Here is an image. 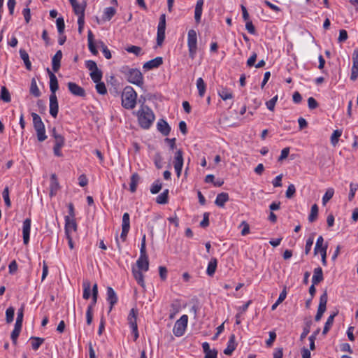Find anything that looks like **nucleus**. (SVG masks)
I'll list each match as a JSON object with an SVG mask.
<instances>
[{
	"mask_svg": "<svg viewBox=\"0 0 358 358\" xmlns=\"http://www.w3.org/2000/svg\"><path fill=\"white\" fill-rule=\"evenodd\" d=\"M69 92L74 96L80 97H85L86 92L84 88L79 86L75 83L69 82L67 84Z\"/></svg>",
	"mask_w": 358,
	"mask_h": 358,
	"instance_id": "obj_12",
	"label": "nucleus"
},
{
	"mask_svg": "<svg viewBox=\"0 0 358 358\" xmlns=\"http://www.w3.org/2000/svg\"><path fill=\"white\" fill-rule=\"evenodd\" d=\"M188 322V316L182 315L179 320H178L173 327V332L176 336H181L184 334L187 328Z\"/></svg>",
	"mask_w": 358,
	"mask_h": 358,
	"instance_id": "obj_7",
	"label": "nucleus"
},
{
	"mask_svg": "<svg viewBox=\"0 0 358 358\" xmlns=\"http://www.w3.org/2000/svg\"><path fill=\"white\" fill-rule=\"evenodd\" d=\"M85 66L89 71H90V76L93 82L101 80L103 73L98 68L97 64L94 61H86Z\"/></svg>",
	"mask_w": 358,
	"mask_h": 358,
	"instance_id": "obj_6",
	"label": "nucleus"
},
{
	"mask_svg": "<svg viewBox=\"0 0 358 358\" xmlns=\"http://www.w3.org/2000/svg\"><path fill=\"white\" fill-rule=\"evenodd\" d=\"M237 344L236 343V337L234 334H231L227 343V347L224 349V353L226 355L230 356L236 348Z\"/></svg>",
	"mask_w": 358,
	"mask_h": 358,
	"instance_id": "obj_20",
	"label": "nucleus"
},
{
	"mask_svg": "<svg viewBox=\"0 0 358 358\" xmlns=\"http://www.w3.org/2000/svg\"><path fill=\"white\" fill-rule=\"evenodd\" d=\"M59 189V185L57 176L55 174H52L50 177V196L52 197L56 195Z\"/></svg>",
	"mask_w": 358,
	"mask_h": 358,
	"instance_id": "obj_22",
	"label": "nucleus"
},
{
	"mask_svg": "<svg viewBox=\"0 0 358 358\" xmlns=\"http://www.w3.org/2000/svg\"><path fill=\"white\" fill-rule=\"evenodd\" d=\"M57 27L59 34H62L64 31L65 24L64 20L62 17H59L56 20Z\"/></svg>",
	"mask_w": 358,
	"mask_h": 358,
	"instance_id": "obj_52",
	"label": "nucleus"
},
{
	"mask_svg": "<svg viewBox=\"0 0 358 358\" xmlns=\"http://www.w3.org/2000/svg\"><path fill=\"white\" fill-rule=\"evenodd\" d=\"M15 315V308L12 306L8 308L6 310V321L10 324L13 321Z\"/></svg>",
	"mask_w": 358,
	"mask_h": 358,
	"instance_id": "obj_43",
	"label": "nucleus"
},
{
	"mask_svg": "<svg viewBox=\"0 0 358 358\" xmlns=\"http://www.w3.org/2000/svg\"><path fill=\"white\" fill-rule=\"evenodd\" d=\"M217 351L215 349L210 350L205 353L204 358H217Z\"/></svg>",
	"mask_w": 358,
	"mask_h": 358,
	"instance_id": "obj_64",
	"label": "nucleus"
},
{
	"mask_svg": "<svg viewBox=\"0 0 358 358\" xmlns=\"http://www.w3.org/2000/svg\"><path fill=\"white\" fill-rule=\"evenodd\" d=\"M203 3V0H197L195 6L194 19L197 24L201 22Z\"/></svg>",
	"mask_w": 358,
	"mask_h": 358,
	"instance_id": "obj_24",
	"label": "nucleus"
},
{
	"mask_svg": "<svg viewBox=\"0 0 358 358\" xmlns=\"http://www.w3.org/2000/svg\"><path fill=\"white\" fill-rule=\"evenodd\" d=\"M138 271H147L149 269V261L147 253L141 254L136 262Z\"/></svg>",
	"mask_w": 358,
	"mask_h": 358,
	"instance_id": "obj_16",
	"label": "nucleus"
},
{
	"mask_svg": "<svg viewBox=\"0 0 358 358\" xmlns=\"http://www.w3.org/2000/svg\"><path fill=\"white\" fill-rule=\"evenodd\" d=\"M116 10L113 7H107L105 8L103 15V20L104 21H109L115 15Z\"/></svg>",
	"mask_w": 358,
	"mask_h": 358,
	"instance_id": "obj_34",
	"label": "nucleus"
},
{
	"mask_svg": "<svg viewBox=\"0 0 358 358\" xmlns=\"http://www.w3.org/2000/svg\"><path fill=\"white\" fill-rule=\"evenodd\" d=\"M159 276L162 280H165L167 278L168 271L165 266L159 267Z\"/></svg>",
	"mask_w": 358,
	"mask_h": 358,
	"instance_id": "obj_62",
	"label": "nucleus"
},
{
	"mask_svg": "<svg viewBox=\"0 0 358 358\" xmlns=\"http://www.w3.org/2000/svg\"><path fill=\"white\" fill-rule=\"evenodd\" d=\"M137 94L131 86L124 87L122 94V106L126 109H133L136 104Z\"/></svg>",
	"mask_w": 358,
	"mask_h": 358,
	"instance_id": "obj_2",
	"label": "nucleus"
},
{
	"mask_svg": "<svg viewBox=\"0 0 358 358\" xmlns=\"http://www.w3.org/2000/svg\"><path fill=\"white\" fill-rule=\"evenodd\" d=\"M324 238L322 236H320L316 241L315 246L314 248V254L317 255L318 252H320L322 248H324V245H323Z\"/></svg>",
	"mask_w": 358,
	"mask_h": 358,
	"instance_id": "obj_49",
	"label": "nucleus"
},
{
	"mask_svg": "<svg viewBox=\"0 0 358 358\" xmlns=\"http://www.w3.org/2000/svg\"><path fill=\"white\" fill-rule=\"evenodd\" d=\"M229 199V197L228 193L222 192L217 194L215 201V203L219 207H223Z\"/></svg>",
	"mask_w": 358,
	"mask_h": 358,
	"instance_id": "obj_28",
	"label": "nucleus"
},
{
	"mask_svg": "<svg viewBox=\"0 0 358 358\" xmlns=\"http://www.w3.org/2000/svg\"><path fill=\"white\" fill-rule=\"evenodd\" d=\"M313 242H314V238L313 236L309 237L306 240V246H305V253L306 255H308L310 252L312 245L313 244Z\"/></svg>",
	"mask_w": 358,
	"mask_h": 358,
	"instance_id": "obj_58",
	"label": "nucleus"
},
{
	"mask_svg": "<svg viewBox=\"0 0 358 358\" xmlns=\"http://www.w3.org/2000/svg\"><path fill=\"white\" fill-rule=\"evenodd\" d=\"M295 192H296V188H295L294 185L290 184L287 187V189L285 193V196L287 199H291L293 197Z\"/></svg>",
	"mask_w": 358,
	"mask_h": 358,
	"instance_id": "obj_55",
	"label": "nucleus"
},
{
	"mask_svg": "<svg viewBox=\"0 0 358 358\" xmlns=\"http://www.w3.org/2000/svg\"><path fill=\"white\" fill-rule=\"evenodd\" d=\"M187 46L189 50V57L194 59L197 52V35L194 29H190L187 34Z\"/></svg>",
	"mask_w": 358,
	"mask_h": 358,
	"instance_id": "obj_4",
	"label": "nucleus"
},
{
	"mask_svg": "<svg viewBox=\"0 0 358 358\" xmlns=\"http://www.w3.org/2000/svg\"><path fill=\"white\" fill-rule=\"evenodd\" d=\"M107 294V301H108V303L110 304L109 312H110L112 310L113 306L117 302V294H116L115 292L114 291V289L110 287H107V294Z\"/></svg>",
	"mask_w": 358,
	"mask_h": 358,
	"instance_id": "obj_18",
	"label": "nucleus"
},
{
	"mask_svg": "<svg viewBox=\"0 0 358 358\" xmlns=\"http://www.w3.org/2000/svg\"><path fill=\"white\" fill-rule=\"evenodd\" d=\"M55 145L58 147H63L65 143V139L62 135H55Z\"/></svg>",
	"mask_w": 358,
	"mask_h": 358,
	"instance_id": "obj_53",
	"label": "nucleus"
},
{
	"mask_svg": "<svg viewBox=\"0 0 358 358\" xmlns=\"http://www.w3.org/2000/svg\"><path fill=\"white\" fill-rule=\"evenodd\" d=\"M342 134V131L341 130H335L334 131L333 134H331V143L333 145H336L338 142V139L340 138V136H341Z\"/></svg>",
	"mask_w": 358,
	"mask_h": 358,
	"instance_id": "obj_50",
	"label": "nucleus"
},
{
	"mask_svg": "<svg viewBox=\"0 0 358 358\" xmlns=\"http://www.w3.org/2000/svg\"><path fill=\"white\" fill-rule=\"evenodd\" d=\"M219 96L223 100L231 99L233 98V94L231 91L227 90V88H222L218 92Z\"/></svg>",
	"mask_w": 358,
	"mask_h": 358,
	"instance_id": "obj_41",
	"label": "nucleus"
},
{
	"mask_svg": "<svg viewBox=\"0 0 358 358\" xmlns=\"http://www.w3.org/2000/svg\"><path fill=\"white\" fill-rule=\"evenodd\" d=\"M157 129L164 135L168 136L171 131V127L164 120H159L157 122Z\"/></svg>",
	"mask_w": 358,
	"mask_h": 358,
	"instance_id": "obj_25",
	"label": "nucleus"
},
{
	"mask_svg": "<svg viewBox=\"0 0 358 358\" xmlns=\"http://www.w3.org/2000/svg\"><path fill=\"white\" fill-rule=\"evenodd\" d=\"M30 93L35 97H38L41 96V92L37 86V83L35 78H32L31 80L30 86Z\"/></svg>",
	"mask_w": 358,
	"mask_h": 358,
	"instance_id": "obj_38",
	"label": "nucleus"
},
{
	"mask_svg": "<svg viewBox=\"0 0 358 358\" xmlns=\"http://www.w3.org/2000/svg\"><path fill=\"white\" fill-rule=\"evenodd\" d=\"M59 111V105L56 94L50 95V114L53 117H57Z\"/></svg>",
	"mask_w": 358,
	"mask_h": 358,
	"instance_id": "obj_15",
	"label": "nucleus"
},
{
	"mask_svg": "<svg viewBox=\"0 0 358 358\" xmlns=\"http://www.w3.org/2000/svg\"><path fill=\"white\" fill-rule=\"evenodd\" d=\"M62 58V50H57L52 58V67L54 72H57L61 66V60Z\"/></svg>",
	"mask_w": 358,
	"mask_h": 358,
	"instance_id": "obj_21",
	"label": "nucleus"
},
{
	"mask_svg": "<svg viewBox=\"0 0 358 358\" xmlns=\"http://www.w3.org/2000/svg\"><path fill=\"white\" fill-rule=\"evenodd\" d=\"M142 271H143L136 270L134 268L132 269L133 275L138 284L142 287H145L144 276Z\"/></svg>",
	"mask_w": 358,
	"mask_h": 358,
	"instance_id": "obj_31",
	"label": "nucleus"
},
{
	"mask_svg": "<svg viewBox=\"0 0 358 358\" xmlns=\"http://www.w3.org/2000/svg\"><path fill=\"white\" fill-rule=\"evenodd\" d=\"M130 191L131 192H135L136 191L138 183L140 180V176L137 173H134L131 176L130 180Z\"/></svg>",
	"mask_w": 358,
	"mask_h": 358,
	"instance_id": "obj_33",
	"label": "nucleus"
},
{
	"mask_svg": "<svg viewBox=\"0 0 358 358\" xmlns=\"http://www.w3.org/2000/svg\"><path fill=\"white\" fill-rule=\"evenodd\" d=\"M1 99L4 102H6V103L10 102V100H11L10 93H9L8 90H7V88L6 87H1Z\"/></svg>",
	"mask_w": 358,
	"mask_h": 358,
	"instance_id": "obj_46",
	"label": "nucleus"
},
{
	"mask_svg": "<svg viewBox=\"0 0 358 358\" xmlns=\"http://www.w3.org/2000/svg\"><path fill=\"white\" fill-rule=\"evenodd\" d=\"M31 2V0L29 1V3L27 4V7L24 8L22 10V14L24 15V20L27 23H29L31 20V13L30 9L28 7V4Z\"/></svg>",
	"mask_w": 358,
	"mask_h": 358,
	"instance_id": "obj_56",
	"label": "nucleus"
},
{
	"mask_svg": "<svg viewBox=\"0 0 358 358\" xmlns=\"http://www.w3.org/2000/svg\"><path fill=\"white\" fill-rule=\"evenodd\" d=\"M337 313H338L337 312L331 314L327 318V320L325 322V324H324V329H323V331H322V334L325 335L329 331L330 328L331 327V326H332V324L334 323V317L336 316Z\"/></svg>",
	"mask_w": 358,
	"mask_h": 358,
	"instance_id": "obj_35",
	"label": "nucleus"
},
{
	"mask_svg": "<svg viewBox=\"0 0 358 358\" xmlns=\"http://www.w3.org/2000/svg\"><path fill=\"white\" fill-rule=\"evenodd\" d=\"M327 300H328V296H327V292L325 291L320 296V302H319L317 312L315 317V321H317V322L320 321L321 320L324 313L326 311Z\"/></svg>",
	"mask_w": 358,
	"mask_h": 358,
	"instance_id": "obj_9",
	"label": "nucleus"
},
{
	"mask_svg": "<svg viewBox=\"0 0 358 358\" xmlns=\"http://www.w3.org/2000/svg\"><path fill=\"white\" fill-rule=\"evenodd\" d=\"M334 194V189L333 188L327 189L322 197V204L326 205V203L333 197Z\"/></svg>",
	"mask_w": 358,
	"mask_h": 358,
	"instance_id": "obj_45",
	"label": "nucleus"
},
{
	"mask_svg": "<svg viewBox=\"0 0 358 358\" xmlns=\"http://www.w3.org/2000/svg\"><path fill=\"white\" fill-rule=\"evenodd\" d=\"M83 299L87 300L90 297L91 284L89 281H85V282H83Z\"/></svg>",
	"mask_w": 358,
	"mask_h": 358,
	"instance_id": "obj_39",
	"label": "nucleus"
},
{
	"mask_svg": "<svg viewBox=\"0 0 358 358\" xmlns=\"http://www.w3.org/2000/svg\"><path fill=\"white\" fill-rule=\"evenodd\" d=\"M163 63V59L161 57H157L153 59H151L147 62H145L143 68L146 70H150L155 68H158Z\"/></svg>",
	"mask_w": 358,
	"mask_h": 358,
	"instance_id": "obj_19",
	"label": "nucleus"
},
{
	"mask_svg": "<svg viewBox=\"0 0 358 358\" xmlns=\"http://www.w3.org/2000/svg\"><path fill=\"white\" fill-rule=\"evenodd\" d=\"M31 219L27 218L23 222L22 225V234H23V242L24 245H27L29 242V235L31 230Z\"/></svg>",
	"mask_w": 358,
	"mask_h": 358,
	"instance_id": "obj_14",
	"label": "nucleus"
},
{
	"mask_svg": "<svg viewBox=\"0 0 358 358\" xmlns=\"http://www.w3.org/2000/svg\"><path fill=\"white\" fill-rule=\"evenodd\" d=\"M20 55L21 59L24 62L26 69L28 71H31V63L29 60V57L28 53L26 52V50H24L23 49H20Z\"/></svg>",
	"mask_w": 358,
	"mask_h": 358,
	"instance_id": "obj_30",
	"label": "nucleus"
},
{
	"mask_svg": "<svg viewBox=\"0 0 358 358\" xmlns=\"http://www.w3.org/2000/svg\"><path fill=\"white\" fill-rule=\"evenodd\" d=\"M277 101H278V95L273 96L271 99L266 101V105L267 108L269 110L273 111L274 110L275 105Z\"/></svg>",
	"mask_w": 358,
	"mask_h": 358,
	"instance_id": "obj_54",
	"label": "nucleus"
},
{
	"mask_svg": "<svg viewBox=\"0 0 358 358\" xmlns=\"http://www.w3.org/2000/svg\"><path fill=\"white\" fill-rule=\"evenodd\" d=\"M156 201L159 204H166L169 201V189H166L162 193L157 196Z\"/></svg>",
	"mask_w": 358,
	"mask_h": 358,
	"instance_id": "obj_36",
	"label": "nucleus"
},
{
	"mask_svg": "<svg viewBox=\"0 0 358 358\" xmlns=\"http://www.w3.org/2000/svg\"><path fill=\"white\" fill-rule=\"evenodd\" d=\"M33 120V126L36 132L37 139L40 142L44 141L47 138L45 134V125L41 117L36 113H31Z\"/></svg>",
	"mask_w": 358,
	"mask_h": 358,
	"instance_id": "obj_3",
	"label": "nucleus"
},
{
	"mask_svg": "<svg viewBox=\"0 0 358 358\" xmlns=\"http://www.w3.org/2000/svg\"><path fill=\"white\" fill-rule=\"evenodd\" d=\"M94 83H96V90L99 94L104 95L107 93V89L104 83L101 80L96 81Z\"/></svg>",
	"mask_w": 358,
	"mask_h": 358,
	"instance_id": "obj_40",
	"label": "nucleus"
},
{
	"mask_svg": "<svg viewBox=\"0 0 358 358\" xmlns=\"http://www.w3.org/2000/svg\"><path fill=\"white\" fill-rule=\"evenodd\" d=\"M128 82L142 87L143 85V76L142 73L137 69H128L127 72L125 73Z\"/></svg>",
	"mask_w": 358,
	"mask_h": 358,
	"instance_id": "obj_5",
	"label": "nucleus"
},
{
	"mask_svg": "<svg viewBox=\"0 0 358 358\" xmlns=\"http://www.w3.org/2000/svg\"><path fill=\"white\" fill-rule=\"evenodd\" d=\"M69 2L76 15H85V10L87 6L85 1H84L82 4L78 3L77 0H69Z\"/></svg>",
	"mask_w": 358,
	"mask_h": 358,
	"instance_id": "obj_17",
	"label": "nucleus"
},
{
	"mask_svg": "<svg viewBox=\"0 0 358 358\" xmlns=\"http://www.w3.org/2000/svg\"><path fill=\"white\" fill-rule=\"evenodd\" d=\"M358 78V48H355L352 53V66L351 69L350 80L355 81Z\"/></svg>",
	"mask_w": 358,
	"mask_h": 358,
	"instance_id": "obj_11",
	"label": "nucleus"
},
{
	"mask_svg": "<svg viewBox=\"0 0 358 358\" xmlns=\"http://www.w3.org/2000/svg\"><path fill=\"white\" fill-rule=\"evenodd\" d=\"M137 117L138 124L143 129H149L155 120V115L152 110L148 106L144 105V101L141 108L137 112Z\"/></svg>",
	"mask_w": 358,
	"mask_h": 358,
	"instance_id": "obj_1",
	"label": "nucleus"
},
{
	"mask_svg": "<svg viewBox=\"0 0 358 358\" xmlns=\"http://www.w3.org/2000/svg\"><path fill=\"white\" fill-rule=\"evenodd\" d=\"M130 229V218L128 213H124L122 216V233L120 234V238L122 241H125L127 234Z\"/></svg>",
	"mask_w": 358,
	"mask_h": 358,
	"instance_id": "obj_10",
	"label": "nucleus"
},
{
	"mask_svg": "<svg viewBox=\"0 0 358 358\" xmlns=\"http://www.w3.org/2000/svg\"><path fill=\"white\" fill-rule=\"evenodd\" d=\"M77 224L74 218L69 216L65 217V235H71L73 231H76Z\"/></svg>",
	"mask_w": 358,
	"mask_h": 358,
	"instance_id": "obj_13",
	"label": "nucleus"
},
{
	"mask_svg": "<svg viewBox=\"0 0 358 358\" xmlns=\"http://www.w3.org/2000/svg\"><path fill=\"white\" fill-rule=\"evenodd\" d=\"M50 76V94H56L55 92L59 88L58 81L56 76L48 69Z\"/></svg>",
	"mask_w": 358,
	"mask_h": 358,
	"instance_id": "obj_23",
	"label": "nucleus"
},
{
	"mask_svg": "<svg viewBox=\"0 0 358 358\" xmlns=\"http://www.w3.org/2000/svg\"><path fill=\"white\" fill-rule=\"evenodd\" d=\"M328 245L327 244H325L324 246V248H322V250H320V253L322 257V263L324 266L327 265V250Z\"/></svg>",
	"mask_w": 358,
	"mask_h": 358,
	"instance_id": "obj_57",
	"label": "nucleus"
},
{
	"mask_svg": "<svg viewBox=\"0 0 358 358\" xmlns=\"http://www.w3.org/2000/svg\"><path fill=\"white\" fill-rule=\"evenodd\" d=\"M276 338V334L274 331L269 332V338L266 341V344L268 347L272 345Z\"/></svg>",
	"mask_w": 358,
	"mask_h": 358,
	"instance_id": "obj_63",
	"label": "nucleus"
},
{
	"mask_svg": "<svg viewBox=\"0 0 358 358\" xmlns=\"http://www.w3.org/2000/svg\"><path fill=\"white\" fill-rule=\"evenodd\" d=\"M196 87L199 91V95L201 97L204 96L206 92V85L202 78H199L196 80Z\"/></svg>",
	"mask_w": 358,
	"mask_h": 358,
	"instance_id": "obj_37",
	"label": "nucleus"
},
{
	"mask_svg": "<svg viewBox=\"0 0 358 358\" xmlns=\"http://www.w3.org/2000/svg\"><path fill=\"white\" fill-rule=\"evenodd\" d=\"M137 315H138V310L137 309L132 308L127 317L128 323L131 328L136 327L137 325Z\"/></svg>",
	"mask_w": 358,
	"mask_h": 358,
	"instance_id": "obj_26",
	"label": "nucleus"
},
{
	"mask_svg": "<svg viewBox=\"0 0 358 358\" xmlns=\"http://www.w3.org/2000/svg\"><path fill=\"white\" fill-rule=\"evenodd\" d=\"M324 280L323 271L321 267H317L314 269L313 275L312 278V283L318 284Z\"/></svg>",
	"mask_w": 358,
	"mask_h": 358,
	"instance_id": "obj_27",
	"label": "nucleus"
},
{
	"mask_svg": "<svg viewBox=\"0 0 358 358\" xmlns=\"http://www.w3.org/2000/svg\"><path fill=\"white\" fill-rule=\"evenodd\" d=\"M217 260L216 258H212L208 263L206 273L209 276H213L216 271Z\"/></svg>",
	"mask_w": 358,
	"mask_h": 358,
	"instance_id": "obj_32",
	"label": "nucleus"
},
{
	"mask_svg": "<svg viewBox=\"0 0 358 358\" xmlns=\"http://www.w3.org/2000/svg\"><path fill=\"white\" fill-rule=\"evenodd\" d=\"M128 52L134 53L136 55H138L141 53V48L138 46L131 45L126 48Z\"/></svg>",
	"mask_w": 358,
	"mask_h": 358,
	"instance_id": "obj_59",
	"label": "nucleus"
},
{
	"mask_svg": "<svg viewBox=\"0 0 358 358\" xmlns=\"http://www.w3.org/2000/svg\"><path fill=\"white\" fill-rule=\"evenodd\" d=\"M318 214V207L317 204H314L311 207L310 213L308 216V220L313 222L316 220Z\"/></svg>",
	"mask_w": 358,
	"mask_h": 358,
	"instance_id": "obj_44",
	"label": "nucleus"
},
{
	"mask_svg": "<svg viewBox=\"0 0 358 358\" xmlns=\"http://www.w3.org/2000/svg\"><path fill=\"white\" fill-rule=\"evenodd\" d=\"M31 339L32 340L31 347L34 350H37L44 342V338L40 337L32 336Z\"/></svg>",
	"mask_w": 358,
	"mask_h": 358,
	"instance_id": "obj_42",
	"label": "nucleus"
},
{
	"mask_svg": "<svg viewBox=\"0 0 358 358\" xmlns=\"http://www.w3.org/2000/svg\"><path fill=\"white\" fill-rule=\"evenodd\" d=\"M183 152L179 149L176 151L173 159V166H183Z\"/></svg>",
	"mask_w": 358,
	"mask_h": 358,
	"instance_id": "obj_29",
	"label": "nucleus"
},
{
	"mask_svg": "<svg viewBox=\"0 0 358 358\" xmlns=\"http://www.w3.org/2000/svg\"><path fill=\"white\" fill-rule=\"evenodd\" d=\"M358 189V184L351 182L350 185V192L348 194V200L352 201L355 198V192Z\"/></svg>",
	"mask_w": 358,
	"mask_h": 358,
	"instance_id": "obj_47",
	"label": "nucleus"
},
{
	"mask_svg": "<svg viewBox=\"0 0 358 358\" xmlns=\"http://www.w3.org/2000/svg\"><path fill=\"white\" fill-rule=\"evenodd\" d=\"M166 29V15L162 14L160 15L159 22L157 27V43L161 45L165 38Z\"/></svg>",
	"mask_w": 358,
	"mask_h": 358,
	"instance_id": "obj_8",
	"label": "nucleus"
},
{
	"mask_svg": "<svg viewBox=\"0 0 358 358\" xmlns=\"http://www.w3.org/2000/svg\"><path fill=\"white\" fill-rule=\"evenodd\" d=\"M2 197L4 200L6 206L9 208L11 206V202L9 197V188L6 187L2 192Z\"/></svg>",
	"mask_w": 358,
	"mask_h": 358,
	"instance_id": "obj_48",
	"label": "nucleus"
},
{
	"mask_svg": "<svg viewBox=\"0 0 358 358\" xmlns=\"http://www.w3.org/2000/svg\"><path fill=\"white\" fill-rule=\"evenodd\" d=\"M93 320V310H91V308H87L86 311V322L88 325H90Z\"/></svg>",
	"mask_w": 358,
	"mask_h": 358,
	"instance_id": "obj_60",
	"label": "nucleus"
},
{
	"mask_svg": "<svg viewBox=\"0 0 358 358\" xmlns=\"http://www.w3.org/2000/svg\"><path fill=\"white\" fill-rule=\"evenodd\" d=\"M308 108L310 110L315 109L318 106V103L313 97H309L308 99Z\"/></svg>",
	"mask_w": 358,
	"mask_h": 358,
	"instance_id": "obj_61",
	"label": "nucleus"
},
{
	"mask_svg": "<svg viewBox=\"0 0 358 358\" xmlns=\"http://www.w3.org/2000/svg\"><path fill=\"white\" fill-rule=\"evenodd\" d=\"M162 187V184L160 182V180H156L153 184L151 185L150 187V192L152 194H155L159 192Z\"/></svg>",
	"mask_w": 358,
	"mask_h": 358,
	"instance_id": "obj_51",
	"label": "nucleus"
}]
</instances>
